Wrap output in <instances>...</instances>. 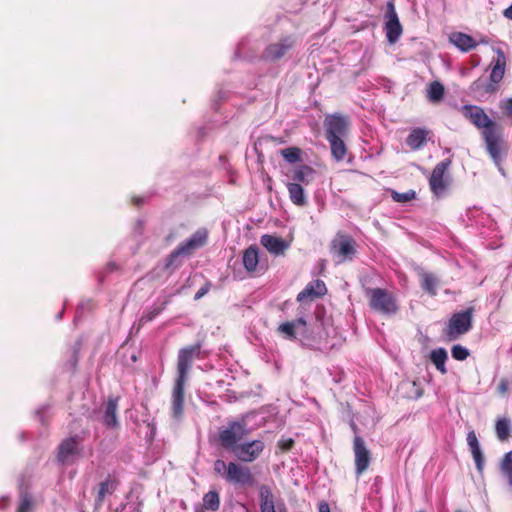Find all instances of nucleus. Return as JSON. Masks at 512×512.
Wrapping results in <instances>:
<instances>
[{
  "mask_svg": "<svg viewBox=\"0 0 512 512\" xmlns=\"http://www.w3.org/2000/svg\"><path fill=\"white\" fill-rule=\"evenodd\" d=\"M460 111L465 119L481 131L490 157L493 160L499 159L505 148L502 125L491 119L480 106L467 104Z\"/></svg>",
  "mask_w": 512,
  "mask_h": 512,
  "instance_id": "nucleus-1",
  "label": "nucleus"
},
{
  "mask_svg": "<svg viewBox=\"0 0 512 512\" xmlns=\"http://www.w3.org/2000/svg\"><path fill=\"white\" fill-rule=\"evenodd\" d=\"M325 137L336 160H342L347 154L345 138L350 129V119L342 114H329L324 119Z\"/></svg>",
  "mask_w": 512,
  "mask_h": 512,
  "instance_id": "nucleus-2",
  "label": "nucleus"
},
{
  "mask_svg": "<svg viewBox=\"0 0 512 512\" xmlns=\"http://www.w3.org/2000/svg\"><path fill=\"white\" fill-rule=\"evenodd\" d=\"M365 294L372 310L388 316L397 313L399 306L392 292L383 288H366Z\"/></svg>",
  "mask_w": 512,
  "mask_h": 512,
  "instance_id": "nucleus-3",
  "label": "nucleus"
},
{
  "mask_svg": "<svg viewBox=\"0 0 512 512\" xmlns=\"http://www.w3.org/2000/svg\"><path fill=\"white\" fill-rule=\"evenodd\" d=\"M473 307L454 313L443 330L445 341H455L472 328Z\"/></svg>",
  "mask_w": 512,
  "mask_h": 512,
  "instance_id": "nucleus-4",
  "label": "nucleus"
},
{
  "mask_svg": "<svg viewBox=\"0 0 512 512\" xmlns=\"http://www.w3.org/2000/svg\"><path fill=\"white\" fill-rule=\"evenodd\" d=\"M208 232L206 229L197 230L189 239L180 243L168 256L165 268L168 269L177 265V259L180 256H189L195 250L206 244Z\"/></svg>",
  "mask_w": 512,
  "mask_h": 512,
  "instance_id": "nucleus-5",
  "label": "nucleus"
},
{
  "mask_svg": "<svg viewBox=\"0 0 512 512\" xmlns=\"http://www.w3.org/2000/svg\"><path fill=\"white\" fill-rule=\"evenodd\" d=\"M330 252L338 263L352 261L357 254L356 240L349 234L337 232L330 242Z\"/></svg>",
  "mask_w": 512,
  "mask_h": 512,
  "instance_id": "nucleus-6",
  "label": "nucleus"
},
{
  "mask_svg": "<svg viewBox=\"0 0 512 512\" xmlns=\"http://www.w3.org/2000/svg\"><path fill=\"white\" fill-rule=\"evenodd\" d=\"M202 342L185 346L178 351L177 357V377L178 380L187 381L192 364L195 360L203 359Z\"/></svg>",
  "mask_w": 512,
  "mask_h": 512,
  "instance_id": "nucleus-7",
  "label": "nucleus"
},
{
  "mask_svg": "<svg viewBox=\"0 0 512 512\" xmlns=\"http://www.w3.org/2000/svg\"><path fill=\"white\" fill-rule=\"evenodd\" d=\"M249 429L245 420L229 422L227 427L218 433L220 445L227 450H235L242 439L248 436Z\"/></svg>",
  "mask_w": 512,
  "mask_h": 512,
  "instance_id": "nucleus-8",
  "label": "nucleus"
},
{
  "mask_svg": "<svg viewBox=\"0 0 512 512\" xmlns=\"http://www.w3.org/2000/svg\"><path fill=\"white\" fill-rule=\"evenodd\" d=\"M449 164L450 162L438 163L429 177L430 190L437 198L446 195L452 184V177L448 172Z\"/></svg>",
  "mask_w": 512,
  "mask_h": 512,
  "instance_id": "nucleus-9",
  "label": "nucleus"
},
{
  "mask_svg": "<svg viewBox=\"0 0 512 512\" xmlns=\"http://www.w3.org/2000/svg\"><path fill=\"white\" fill-rule=\"evenodd\" d=\"M226 482L243 487H251L256 483V479L248 466L237 462L228 463V472L226 473Z\"/></svg>",
  "mask_w": 512,
  "mask_h": 512,
  "instance_id": "nucleus-10",
  "label": "nucleus"
},
{
  "mask_svg": "<svg viewBox=\"0 0 512 512\" xmlns=\"http://www.w3.org/2000/svg\"><path fill=\"white\" fill-rule=\"evenodd\" d=\"M284 173L288 182H296L304 186L312 183L317 174L315 169L303 162H290Z\"/></svg>",
  "mask_w": 512,
  "mask_h": 512,
  "instance_id": "nucleus-11",
  "label": "nucleus"
},
{
  "mask_svg": "<svg viewBox=\"0 0 512 512\" xmlns=\"http://www.w3.org/2000/svg\"><path fill=\"white\" fill-rule=\"evenodd\" d=\"M265 449V443L261 439L242 442L233 451L235 456L242 462L251 463L257 460Z\"/></svg>",
  "mask_w": 512,
  "mask_h": 512,
  "instance_id": "nucleus-12",
  "label": "nucleus"
},
{
  "mask_svg": "<svg viewBox=\"0 0 512 512\" xmlns=\"http://www.w3.org/2000/svg\"><path fill=\"white\" fill-rule=\"evenodd\" d=\"M295 44L292 36H284L277 42L269 44L262 53V58L268 61H277L289 53Z\"/></svg>",
  "mask_w": 512,
  "mask_h": 512,
  "instance_id": "nucleus-13",
  "label": "nucleus"
},
{
  "mask_svg": "<svg viewBox=\"0 0 512 512\" xmlns=\"http://www.w3.org/2000/svg\"><path fill=\"white\" fill-rule=\"evenodd\" d=\"M353 452L355 456V472L357 476H360L368 469L372 457L364 439L359 435H356L353 439Z\"/></svg>",
  "mask_w": 512,
  "mask_h": 512,
  "instance_id": "nucleus-14",
  "label": "nucleus"
},
{
  "mask_svg": "<svg viewBox=\"0 0 512 512\" xmlns=\"http://www.w3.org/2000/svg\"><path fill=\"white\" fill-rule=\"evenodd\" d=\"M185 385L186 381L175 379L171 399V415L175 420H180L183 416Z\"/></svg>",
  "mask_w": 512,
  "mask_h": 512,
  "instance_id": "nucleus-15",
  "label": "nucleus"
},
{
  "mask_svg": "<svg viewBox=\"0 0 512 512\" xmlns=\"http://www.w3.org/2000/svg\"><path fill=\"white\" fill-rule=\"evenodd\" d=\"M82 438L78 435L64 439L58 446L57 459L61 463L67 462L70 456L78 454Z\"/></svg>",
  "mask_w": 512,
  "mask_h": 512,
  "instance_id": "nucleus-16",
  "label": "nucleus"
},
{
  "mask_svg": "<svg viewBox=\"0 0 512 512\" xmlns=\"http://www.w3.org/2000/svg\"><path fill=\"white\" fill-rule=\"evenodd\" d=\"M327 292V288L325 283L320 280L316 279L311 282H309L305 288L298 293L297 295V301L298 302H305L307 300L312 301L316 298H320L324 296Z\"/></svg>",
  "mask_w": 512,
  "mask_h": 512,
  "instance_id": "nucleus-17",
  "label": "nucleus"
},
{
  "mask_svg": "<svg viewBox=\"0 0 512 512\" xmlns=\"http://www.w3.org/2000/svg\"><path fill=\"white\" fill-rule=\"evenodd\" d=\"M469 89L477 100L483 101L487 96L495 94L499 87L490 81L478 78L472 82Z\"/></svg>",
  "mask_w": 512,
  "mask_h": 512,
  "instance_id": "nucleus-18",
  "label": "nucleus"
},
{
  "mask_svg": "<svg viewBox=\"0 0 512 512\" xmlns=\"http://www.w3.org/2000/svg\"><path fill=\"white\" fill-rule=\"evenodd\" d=\"M496 58L493 60L489 81L499 87L506 71V56L501 48L495 50Z\"/></svg>",
  "mask_w": 512,
  "mask_h": 512,
  "instance_id": "nucleus-19",
  "label": "nucleus"
},
{
  "mask_svg": "<svg viewBox=\"0 0 512 512\" xmlns=\"http://www.w3.org/2000/svg\"><path fill=\"white\" fill-rule=\"evenodd\" d=\"M118 400V397H110L105 405L103 423L110 429H116L119 426L117 418Z\"/></svg>",
  "mask_w": 512,
  "mask_h": 512,
  "instance_id": "nucleus-20",
  "label": "nucleus"
},
{
  "mask_svg": "<svg viewBox=\"0 0 512 512\" xmlns=\"http://www.w3.org/2000/svg\"><path fill=\"white\" fill-rule=\"evenodd\" d=\"M467 443L475 461L476 469L479 473H483L485 460L475 431L472 430L467 434Z\"/></svg>",
  "mask_w": 512,
  "mask_h": 512,
  "instance_id": "nucleus-21",
  "label": "nucleus"
},
{
  "mask_svg": "<svg viewBox=\"0 0 512 512\" xmlns=\"http://www.w3.org/2000/svg\"><path fill=\"white\" fill-rule=\"evenodd\" d=\"M431 134L426 128H414L407 136L406 144L412 150L419 149L426 144Z\"/></svg>",
  "mask_w": 512,
  "mask_h": 512,
  "instance_id": "nucleus-22",
  "label": "nucleus"
},
{
  "mask_svg": "<svg viewBox=\"0 0 512 512\" xmlns=\"http://www.w3.org/2000/svg\"><path fill=\"white\" fill-rule=\"evenodd\" d=\"M260 242L270 253L275 255L283 254L288 247L283 239L268 234L263 235Z\"/></svg>",
  "mask_w": 512,
  "mask_h": 512,
  "instance_id": "nucleus-23",
  "label": "nucleus"
},
{
  "mask_svg": "<svg viewBox=\"0 0 512 512\" xmlns=\"http://www.w3.org/2000/svg\"><path fill=\"white\" fill-rule=\"evenodd\" d=\"M300 326H306V320L302 317L297 318L296 320L293 321H286L281 323L277 328V332L280 335H282L285 339L295 340L296 329L299 328Z\"/></svg>",
  "mask_w": 512,
  "mask_h": 512,
  "instance_id": "nucleus-24",
  "label": "nucleus"
},
{
  "mask_svg": "<svg viewBox=\"0 0 512 512\" xmlns=\"http://www.w3.org/2000/svg\"><path fill=\"white\" fill-rule=\"evenodd\" d=\"M286 186L289 193V198L294 205L299 207H304L307 205L308 201L305 195L303 187L304 185L296 182H288Z\"/></svg>",
  "mask_w": 512,
  "mask_h": 512,
  "instance_id": "nucleus-25",
  "label": "nucleus"
},
{
  "mask_svg": "<svg viewBox=\"0 0 512 512\" xmlns=\"http://www.w3.org/2000/svg\"><path fill=\"white\" fill-rule=\"evenodd\" d=\"M260 500V512H276L274 495L268 485L262 484L258 488Z\"/></svg>",
  "mask_w": 512,
  "mask_h": 512,
  "instance_id": "nucleus-26",
  "label": "nucleus"
},
{
  "mask_svg": "<svg viewBox=\"0 0 512 512\" xmlns=\"http://www.w3.org/2000/svg\"><path fill=\"white\" fill-rule=\"evenodd\" d=\"M242 261L248 273H255L259 264L258 248L255 245L249 246L243 253Z\"/></svg>",
  "mask_w": 512,
  "mask_h": 512,
  "instance_id": "nucleus-27",
  "label": "nucleus"
},
{
  "mask_svg": "<svg viewBox=\"0 0 512 512\" xmlns=\"http://www.w3.org/2000/svg\"><path fill=\"white\" fill-rule=\"evenodd\" d=\"M450 41L463 52H468L475 48L477 45L475 40L470 35L462 32L452 33L450 36Z\"/></svg>",
  "mask_w": 512,
  "mask_h": 512,
  "instance_id": "nucleus-28",
  "label": "nucleus"
},
{
  "mask_svg": "<svg viewBox=\"0 0 512 512\" xmlns=\"http://www.w3.org/2000/svg\"><path fill=\"white\" fill-rule=\"evenodd\" d=\"M386 38L389 43L394 44L400 38L403 29L398 17L387 19L385 23Z\"/></svg>",
  "mask_w": 512,
  "mask_h": 512,
  "instance_id": "nucleus-29",
  "label": "nucleus"
},
{
  "mask_svg": "<svg viewBox=\"0 0 512 512\" xmlns=\"http://www.w3.org/2000/svg\"><path fill=\"white\" fill-rule=\"evenodd\" d=\"M420 280H421V287L422 289L427 292L431 296L437 295V287L439 285V279L438 277L429 272L421 271L419 273Z\"/></svg>",
  "mask_w": 512,
  "mask_h": 512,
  "instance_id": "nucleus-30",
  "label": "nucleus"
},
{
  "mask_svg": "<svg viewBox=\"0 0 512 512\" xmlns=\"http://www.w3.org/2000/svg\"><path fill=\"white\" fill-rule=\"evenodd\" d=\"M512 423L508 417H499L495 423V432L501 442L507 441L511 437Z\"/></svg>",
  "mask_w": 512,
  "mask_h": 512,
  "instance_id": "nucleus-31",
  "label": "nucleus"
},
{
  "mask_svg": "<svg viewBox=\"0 0 512 512\" xmlns=\"http://www.w3.org/2000/svg\"><path fill=\"white\" fill-rule=\"evenodd\" d=\"M220 507V496L219 493L215 490H211L204 494L202 498V507L201 510H197V512L204 511H217Z\"/></svg>",
  "mask_w": 512,
  "mask_h": 512,
  "instance_id": "nucleus-32",
  "label": "nucleus"
},
{
  "mask_svg": "<svg viewBox=\"0 0 512 512\" xmlns=\"http://www.w3.org/2000/svg\"><path fill=\"white\" fill-rule=\"evenodd\" d=\"M447 358L448 354L444 348L434 349L430 353V360L441 374L447 373V369L445 367V362Z\"/></svg>",
  "mask_w": 512,
  "mask_h": 512,
  "instance_id": "nucleus-33",
  "label": "nucleus"
},
{
  "mask_svg": "<svg viewBox=\"0 0 512 512\" xmlns=\"http://www.w3.org/2000/svg\"><path fill=\"white\" fill-rule=\"evenodd\" d=\"M116 489V482L110 477L105 479L99 484L98 494L96 497V503L101 505L107 495H111Z\"/></svg>",
  "mask_w": 512,
  "mask_h": 512,
  "instance_id": "nucleus-34",
  "label": "nucleus"
},
{
  "mask_svg": "<svg viewBox=\"0 0 512 512\" xmlns=\"http://www.w3.org/2000/svg\"><path fill=\"white\" fill-rule=\"evenodd\" d=\"M445 89L439 81H433L429 84L427 90V99L432 103L440 102L444 97Z\"/></svg>",
  "mask_w": 512,
  "mask_h": 512,
  "instance_id": "nucleus-35",
  "label": "nucleus"
},
{
  "mask_svg": "<svg viewBox=\"0 0 512 512\" xmlns=\"http://www.w3.org/2000/svg\"><path fill=\"white\" fill-rule=\"evenodd\" d=\"M168 302V300H164L160 304L155 303L153 306L147 308L140 319V323L145 324L152 321L166 308Z\"/></svg>",
  "mask_w": 512,
  "mask_h": 512,
  "instance_id": "nucleus-36",
  "label": "nucleus"
},
{
  "mask_svg": "<svg viewBox=\"0 0 512 512\" xmlns=\"http://www.w3.org/2000/svg\"><path fill=\"white\" fill-rule=\"evenodd\" d=\"M501 472L508 480V484L512 487V450L507 452L500 462Z\"/></svg>",
  "mask_w": 512,
  "mask_h": 512,
  "instance_id": "nucleus-37",
  "label": "nucleus"
},
{
  "mask_svg": "<svg viewBox=\"0 0 512 512\" xmlns=\"http://www.w3.org/2000/svg\"><path fill=\"white\" fill-rule=\"evenodd\" d=\"M391 197L395 202L406 203L411 200H414L416 198V193L414 190H409V191L403 192V193L393 190L391 192Z\"/></svg>",
  "mask_w": 512,
  "mask_h": 512,
  "instance_id": "nucleus-38",
  "label": "nucleus"
},
{
  "mask_svg": "<svg viewBox=\"0 0 512 512\" xmlns=\"http://www.w3.org/2000/svg\"><path fill=\"white\" fill-rule=\"evenodd\" d=\"M33 506V499L32 496L27 493L23 492L20 495V502L17 509V512H30Z\"/></svg>",
  "mask_w": 512,
  "mask_h": 512,
  "instance_id": "nucleus-39",
  "label": "nucleus"
},
{
  "mask_svg": "<svg viewBox=\"0 0 512 512\" xmlns=\"http://www.w3.org/2000/svg\"><path fill=\"white\" fill-rule=\"evenodd\" d=\"M302 150L298 147H288L280 150L281 156L285 160H300Z\"/></svg>",
  "mask_w": 512,
  "mask_h": 512,
  "instance_id": "nucleus-40",
  "label": "nucleus"
},
{
  "mask_svg": "<svg viewBox=\"0 0 512 512\" xmlns=\"http://www.w3.org/2000/svg\"><path fill=\"white\" fill-rule=\"evenodd\" d=\"M499 108L503 116L512 121V97L501 100L499 103Z\"/></svg>",
  "mask_w": 512,
  "mask_h": 512,
  "instance_id": "nucleus-41",
  "label": "nucleus"
},
{
  "mask_svg": "<svg viewBox=\"0 0 512 512\" xmlns=\"http://www.w3.org/2000/svg\"><path fill=\"white\" fill-rule=\"evenodd\" d=\"M451 353H452V357L458 361H463V360L467 359V357L469 356L468 350L459 344L454 345L452 347Z\"/></svg>",
  "mask_w": 512,
  "mask_h": 512,
  "instance_id": "nucleus-42",
  "label": "nucleus"
},
{
  "mask_svg": "<svg viewBox=\"0 0 512 512\" xmlns=\"http://www.w3.org/2000/svg\"><path fill=\"white\" fill-rule=\"evenodd\" d=\"M213 468L216 474L222 476L226 480V473L228 472V463L221 459H217L214 462Z\"/></svg>",
  "mask_w": 512,
  "mask_h": 512,
  "instance_id": "nucleus-43",
  "label": "nucleus"
},
{
  "mask_svg": "<svg viewBox=\"0 0 512 512\" xmlns=\"http://www.w3.org/2000/svg\"><path fill=\"white\" fill-rule=\"evenodd\" d=\"M295 441L292 438H281L278 441V448L282 452H287L293 448Z\"/></svg>",
  "mask_w": 512,
  "mask_h": 512,
  "instance_id": "nucleus-44",
  "label": "nucleus"
},
{
  "mask_svg": "<svg viewBox=\"0 0 512 512\" xmlns=\"http://www.w3.org/2000/svg\"><path fill=\"white\" fill-rule=\"evenodd\" d=\"M511 381L508 378H502L497 386L499 395L504 396L510 389Z\"/></svg>",
  "mask_w": 512,
  "mask_h": 512,
  "instance_id": "nucleus-45",
  "label": "nucleus"
},
{
  "mask_svg": "<svg viewBox=\"0 0 512 512\" xmlns=\"http://www.w3.org/2000/svg\"><path fill=\"white\" fill-rule=\"evenodd\" d=\"M212 283L208 280L205 281V283L202 285V287L196 292L194 295V300H199L202 297H204L211 289Z\"/></svg>",
  "mask_w": 512,
  "mask_h": 512,
  "instance_id": "nucleus-46",
  "label": "nucleus"
},
{
  "mask_svg": "<svg viewBox=\"0 0 512 512\" xmlns=\"http://www.w3.org/2000/svg\"><path fill=\"white\" fill-rule=\"evenodd\" d=\"M393 17H398V15L395 11L393 0H390L387 3L386 18L389 19V18H393Z\"/></svg>",
  "mask_w": 512,
  "mask_h": 512,
  "instance_id": "nucleus-47",
  "label": "nucleus"
},
{
  "mask_svg": "<svg viewBox=\"0 0 512 512\" xmlns=\"http://www.w3.org/2000/svg\"><path fill=\"white\" fill-rule=\"evenodd\" d=\"M319 512H330L329 504L325 501L319 503Z\"/></svg>",
  "mask_w": 512,
  "mask_h": 512,
  "instance_id": "nucleus-48",
  "label": "nucleus"
},
{
  "mask_svg": "<svg viewBox=\"0 0 512 512\" xmlns=\"http://www.w3.org/2000/svg\"><path fill=\"white\" fill-rule=\"evenodd\" d=\"M503 15L507 18V19H510L512 20V4L506 8L503 12Z\"/></svg>",
  "mask_w": 512,
  "mask_h": 512,
  "instance_id": "nucleus-49",
  "label": "nucleus"
},
{
  "mask_svg": "<svg viewBox=\"0 0 512 512\" xmlns=\"http://www.w3.org/2000/svg\"><path fill=\"white\" fill-rule=\"evenodd\" d=\"M143 198L141 197H133L132 198V203L136 206H140L142 203H143Z\"/></svg>",
  "mask_w": 512,
  "mask_h": 512,
  "instance_id": "nucleus-50",
  "label": "nucleus"
},
{
  "mask_svg": "<svg viewBox=\"0 0 512 512\" xmlns=\"http://www.w3.org/2000/svg\"><path fill=\"white\" fill-rule=\"evenodd\" d=\"M489 42H490V40L486 36L481 37L479 40V43H482V44H489Z\"/></svg>",
  "mask_w": 512,
  "mask_h": 512,
  "instance_id": "nucleus-51",
  "label": "nucleus"
},
{
  "mask_svg": "<svg viewBox=\"0 0 512 512\" xmlns=\"http://www.w3.org/2000/svg\"><path fill=\"white\" fill-rule=\"evenodd\" d=\"M456 512H463V511H461V510H456Z\"/></svg>",
  "mask_w": 512,
  "mask_h": 512,
  "instance_id": "nucleus-52",
  "label": "nucleus"
}]
</instances>
